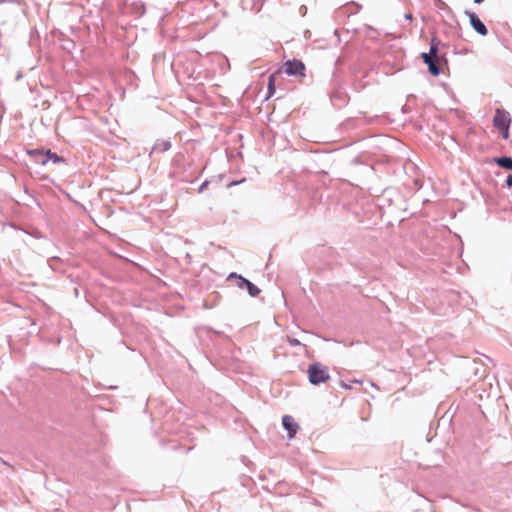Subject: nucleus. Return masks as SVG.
I'll return each mask as SVG.
<instances>
[{
  "label": "nucleus",
  "instance_id": "423d86ee",
  "mask_svg": "<svg viewBox=\"0 0 512 512\" xmlns=\"http://www.w3.org/2000/svg\"><path fill=\"white\" fill-rule=\"evenodd\" d=\"M469 20L471 26L474 30L482 36H486L488 34V30L484 23L479 19V17L475 13H468Z\"/></svg>",
  "mask_w": 512,
  "mask_h": 512
},
{
  "label": "nucleus",
  "instance_id": "6e6552de",
  "mask_svg": "<svg viewBox=\"0 0 512 512\" xmlns=\"http://www.w3.org/2000/svg\"><path fill=\"white\" fill-rule=\"evenodd\" d=\"M493 161L498 164L500 167L511 170L512 169V158L509 157H499L494 158Z\"/></svg>",
  "mask_w": 512,
  "mask_h": 512
},
{
  "label": "nucleus",
  "instance_id": "39448f33",
  "mask_svg": "<svg viewBox=\"0 0 512 512\" xmlns=\"http://www.w3.org/2000/svg\"><path fill=\"white\" fill-rule=\"evenodd\" d=\"M282 425L288 431L289 439H292L296 435V433L299 429V425L295 422L294 418L290 415H284L282 417Z\"/></svg>",
  "mask_w": 512,
  "mask_h": 512
},
{
  "label": "nucleus",
  "instance_id": "f8f14e48",
  "mask_svg": "<svg viewBox=\"0 0 512 512\" xmlns=\"http://www.w3.org/2000/svg\"><path fill=\"white\" fill-rule=\"evenodd\" d=\"M47 157L54 160V162L59 161V157L56 154H52L50 151L47 152Z\"/></svg>",
  "mask_w": 512,
  "mask_h": 512
},
{
  "label": "nucleus",
  "instance_id": "f03ea898",
  "mask_svg": "<svg viewBox=\"0 0 512 512\" xmlns=\"http://www.w3.org/2000/svg\"><path fill=\"white\" fill-rule=\"evenodd\" d=\"M308 377L309 381L313 385L324 383L330 379L327 367L322 366L321 364L318 363L309 366Z\"/></svg>",
  "mask_w": 512,
  "mask_h": 512
},
{
  "label": "nucleus",
  "instance_id": "1a4fd4ad",
  "mask_svg": "<svg viewBox=\"0 0 512 512\" xmlns=\"http://www.w3.org/2000/svg\"><path fill=\"white\" fill-rule=\"evenodd\" d=\"M436 57H433L429 62L426 64L428 65V70L433 76H438L440 74V68L437 64Z\"/></svg>",
  "mask_w": 512,
  "mask_h": 512
},
{
  "label": "nucleus",
  "instance_id": "9d476101",
  "mask_svg": "<svg viewBox=\"0 0 512 512\" xmlns=\"http://www.w3.org/2000/svg\"><path fill=\"white\" fill-rule=\"evenodd\" d=\"M280 73V71H276L275 73H272L270 76H269V81H268V91H269V94L268 96H272L274 93H275V80H276V76Z\"/></svg>",
  "mask_w": 512,
  "mask_h": 512
},
{
  "label": "nucleus",
  "instance_id": "20e7f679",
  "mask_svg": "<svg viewBox=\"0 0 512 512\" xmlns=\"http://www.w3.org/2000/svg\"><path fill=\"white\" fill-rule=\"evenodd\" d=\"M235 278L237 280V286L239 288H247L250 296L256 297L260 293V289L257 288L253 283H251L249 280L245 279L244 277L237 275L235 273H231L229 276V279Z\"/></svg>",
  "mask_w": 512,
  "mask_h": 512
},
{
  "label": "nucleus",
  "instance_id": "0eeeda50",
  "mask_svg": "<svg viewBox=\"0 0 512 512\" xmlns=\"http://www.w3.org/2000/svg\"><path fill=\"white\" fill-rule=\"evenodd\" d=\"M438 47L437 44L434 42V40L431 43L430 51L429 53H422L421 58L423 59L424 63L426 64L431 60L433 57L437 56Z\"/></svg>",
  "mask_w": 512,
  "mask_h": 512
},
{
  "label": "nucleus",
  "instance_id": "9b49d317",
  "mask_svg": "<svg viewBox=\"0 0 512 512\" xmlns=\"http://www.w3.org/2000/svg\"><path fill=\"white\" fill-rule=\"evenodd\" d=\"M171 148V144L170 142H167V141H164L160 144H157L155 147H154V150H157L159 152H164V151H167Z\"/></svg>",
  "mask_w": 512,
  "mask_h": 512
},
{
  "label": "nucleus",
  "instance_id": "2eb2a0df",
  "mask_svg": "<svg viewBox=\"0 0 512 512\" xmlns=\"http://www.w3.org/2000/svg\"><path fill=\"white\" fill-rule=\"evenodd\" d=\"M483 0H475V3H481Z\"/></svg>",
  "mask_w": 512,
  "mask_h": 512
},
{
  "label": "nucleus",
  "instance_id": "f257e3e1",
  "mask_svg": "<svg viewBox=\"0 0 512 512\" xmlns=\"http://www.w3.org/2000/svg\"><path fill=\"white\" fill-rule=\"evenodd\" d=\"M493 123L495 128L499 130L504 139L509 138V128L511 125V117L510 114L503 110L497 109L494 115Z\"/></svg>",
  "mask_w": 512,
  "mask_h": 512
},
{
  "label": "nucleus",
  "instance_id": "ddd939ff",
  "mask_svg": "<svg viewBox=\"0 0 512 512\" xmlns=\"http://www.w3.org/2000/svg\"><path fill=\"white\" fill-rule=\"evenodd\" d=\"M506 185L508 187H511L512 186V174L508 175L507 176V179H506Z\"/></svg>",
  "mask_w": 512,
  "mask_h": 512
},
{
  "label": "nucleus",
  "instance_id": "4468645a",
  "mask_svg": "<svg viewBox=\"0 0 512 512\" xmlns=\"http://www.w3.org/2000/svg\"><path fill=\"white\" fill-rule=\"evenodd\" d=\"M289 341H290L291 345H293V346H297V345L300 344V342L298 340H296V339L289 340Z\"/></svg>",
  "mask_w": 512,
  "mask_h": 512
},
{
  "label": "nucleus",
  "instance_id": "7ed1b4c3",
  "mask_svg": "<svg viewBox=\"0 0 512 512\" xmlns=\"http://www.w3.org/2000/svg\"><path fill=\"white\" fill-rule=\"evenodd\" d=\"M284 70L289 76H299L303 78L305 77L306 67L302 61L293 59L284 63Z\"/></svg>",
  "mask_w": 512,
  "mask_h": 512
}]
</instances>
